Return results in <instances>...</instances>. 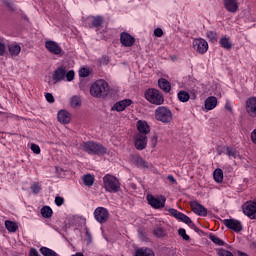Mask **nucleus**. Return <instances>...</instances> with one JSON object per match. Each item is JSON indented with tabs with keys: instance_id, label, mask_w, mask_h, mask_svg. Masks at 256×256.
<instances>
[{
	"instance_id": "nucleus-25",
	"label": "nucleus",
	"mask_w": 256,
	"mask_h": 256,
	"mask_svg": "<svg viewBox=\"0 0 256 256\" xmlns=\"http://www.w3.org/2000/svg\"><path fill=\"white\" fill-rule=\"evenodd\" d=\"M8 51L12 57H17L21 53V46L17 43L10 44Z\"/></svg>"
},
{
	"instance_id": "nucleus-17",
	"label": "nucleus",
	"mask_w": 256,
	"mask_h": 256,
	"mask_svg": "<svg viewBox=\"0 0 256 256\" xmlns=\"http://www.w3.org/2000/svg\"><path fill=\"white\" fill-rule=\"evenodd\" d=\"M169 214L175 217L176 219H179L183 223H186V225H191L193 221H191V218L189 216L177 211V209L171 208L169 209Z\"/></svg>"
},
{
	"instance_id": "nucleus-9",
	"label": "nucleus",
	"mask_w": 256,
	"mask_h": 256,
	"mask_svg": "<svg viewBox=\"0 0 256 256\" xmlns=\"http://www.w3.org/2000/svg\"><path fill=\"white\" fill-rule=\"evenodd\" d=\"M94 217L98 223H105L109 219V212L104 207H98L94 211Z\"/></svg>"
},
{
	"instance_id": "nucleus-28",
	"label": "nucleus",
	"mask_w": 256,
	"mask_h": 256,
	"mask_svg": "<svg viewBox=\"0 0 256 256\" xmlns=\"http://www.w3.org/2000/svg\"><path fill=\"white\" fill-rule=\"evenodd\" d=\"M5 227L9 233H15L17 229H19V225H17L16 222L11 220L5 221Z\"/></svg>"
},
{
	"instance_id": "nucleus-50",
	"label": "nucleus",
	"mask_w": 256,
	"mask_h": 256,
	"mask_svg": "<svg viewBox=\"0 0 256 256\" xmlns=\"http://www.w3.org/2000/svg\"><path fill=\"white\" fill-rule=\"evenodd\" d=\"M87 245H89L92 241V238H91V233H89V231H86V239H85Z\"/></svg>"
},
{
	"instance_id": "nucleus-44",
	"label": "nucleus",
	"mask_w": 256,
	"mask_h": 256,
	"mask_svg": "<svg viewBox=\"0 0 256 256\" xmlns=\"http://www.w3.org/2000/svg\"><path fill=\"white\" fill-rule=\"evenodd\" d=\"M55 203H56L57 207H61V205H63V203H65V199H63V197H61V196H57L55 198Z\"/></svg>"
},
{
	"instance_id": "nucleus-48",
	"label": "nucleus",
	"mask_w": 256,
	"mask_h": 256,
	"mask_svg": "<svg viewBox=\"0 0 256 256\" xmlns=\"http://www.w3.org/2000/svg\"><path fill=\"white\" fill-rule=\"evenodd\" d=\"M31 190L37 194L41 191V187L39 186V184H33L32 187H31Z\"/></svg>"
},
{
	"instance_id": "nucleus-2",
	"label": "nucleus",
	"mask_w": 256,
	"mask_h": 256,
	"mask_svg": "<svg viewBox=\"0 0 256 256\" xmlns=\"http://www.w3.org/2000/svg\"><path fill=\"white\" fill-rule=\"evenodd\" d=\"M103 187L108 193H117L121 189V182L117 177L106 174L103 177Z\"/></svg>"
},
{
	"instance_id": "nucleus-19",
	"label": "nucleus",
	"mask_w": 256,
	"mask_h": 256,
	"mask_svg": "<svg viewBox=\"0 0 256 256\" xmlns=\"http://www.w3.org/2000/svg\"><path fill=\"white\" fill-rule=\"evenodd\" d=\"M246 111L250 117H256V97H251L246 101Z\"/></svg>"
},
{
	"instance_id": "nucleus-3",
	"label": "nucleus",
	"mask_w": 256,
	"mask_h": 256,
	"mask_svg": "<svg viewBox=\"0 0 256 256\" xmlns=\"http://www.w3.org/2000/svg\"><path fill=\"white\" fill-rule=\"evenodd\" d=\"M145 99L152 105H163V103H165V97H163V93L155 88H149L146 90Z\"/></svg>"
},
{
	"instance_id": "nucleus-11",
	"label": "nucleus",
	"mask_w": 256,
	"mask_h": 256,
	"mask_svg": "<svg viewBox=\"0 0 256 256\" xmlns=\"http://www.w3.org/2000/svg\"><path fill=\"white\" fill-rule=\"evenodd\" d=\"M45 47L47 51H49L53 55H58V56L63 55V49H61V46H59L55 41H52V40L46 41Z\"/></svg>"
},
{
	"instance_id": "nucleus-45",
	"label": "nucleus",
	"mask_w": 256,
	"mask_h": 256,
	"mask_svg": "<svg viewBox=\"0 0 256 256\" xmlns=\"http://www.w3.org/2000/svg\"><path fill=\"white\" fill-rule=\"evenodd\" d=\"M7 47L5 46V42L0 41V56L5 55Z\"/></svg>"
},
{
	"instance_id": "nucleus-52",
	"label": "nucleus",
	"mask_w": 256,
	"mask_h": 256,
	"mask_svg": "<svg viewBox=\"0 0 256 256\" xmlns=\"http://www.w3.org/2000/svg\"><path fill=\"white\" fill-rule=\"evenodd\" d=\"M169 181H171L172 183H175V178L173 177V175H169L168 176Z\"/></svg>"
},
{
	"instance_id": "nucleus-53",
	"label": "nucleus",
	"mask_w": 256,
	"mask_h": 256,
	"mask_svg": "<svg viewBox=\"0 0 256 256\" xmlns=\"http://www.w3.org/2000/svg\"><path fill=\"white\" fill-rule=\"evenodd\" d=\"M71 256H85L83 252H76L75 254H72Z\"/></svg>"
},
{
	"instance_id": "nucleus-4",
	"label": "nucleus",
	"mask_w": 256,
	"mask_h": 256,
	"mask_svg": "<svg viewBox=\"0 0 256 256\" xmlns=\"http://www.w3.org/2000/svg\"><path fill=\"white\" fill-rule=\"evenodd\" d=\"M155 119L156 121H160V123H171L173 121V112L166 106L158 107L155 112Z\"/></svg>"
},
{
	"instance_id": "nucleus-32",
	"label": "nucleus",
	"mask_w": 256,
	"mask_h": 256,
	"mask_svg": "<svg viewBox=\"0 0 256 256\" xmlns=\"http://www.w3.org/2000/svg\"><path fill=\"white\" fill-rule=\"evenodd\" d=\"M177 97L179 101H181V103H187L191 96L187 93V91L181 90L180 92H178Z\"/></svg>"
},
{
	"instance_id": "nucleus-1",
	"label": "nucleus",
	"mask_w": 256,
	"mask_h": 256,
	"mask_svg": "<svg viewBox=\"0 0 256 256\" xmlns=\"http://www.w3.org/2000/svg\"><path fill=\"white\" fill-rule=\"evenodd\" d=\"M90 95L92 97H107L109 95V83L105 80H97L90 87Z\"/></svg>"
},
{
	"instance_id": "nucleus-41",
	"label": "nucleus",
	"mask_w": 256,
	"mask_h": 256,
	"mask_svg": "<svg viewBox=\"0 0 256 256\" xmlns=\"http://www.w3.org/2000/svg\"><path fill=\"white\" fill-rule=\"evenodd\" d=\"M178 233H179L180 237L184 239V241H189V235H187V232L185 231V229L180 228L178 230Z\"/></svg>"
},
{
	"instance_id": "nucleus-24",
	"label": "nucleus",
	"mask_w": 256,
	"mask_h": 256,
	"mask_svg": "<svg viewBox=\"0 0 256 256\" xmlns=\"http://www.w3.org/2000/svg\"><path fill=\"white\" fill-rule=\"evenodd\" d=\"M158 87L164 91V93H169L171 91V83L165 78H160L158 80Z\"/></svg>"
},
{
	"instance_id": "nucleus-5",
	"label": "nucleus",
	"mask_w": 256,
	"mask_h": 256,
	"mask_svg": "<svg viewBox=\"0 0 256 256\" xmlns=\"http://www.w3.org/2000/svg\"><path fill=\"white\" fill-rule=\"evenodd\" d=\"M82 147L87 153H95L96 155H105L107 153L106 147L95 142H84Z\"/></svg>"
},
{
	"instance_id": "nucleus-23",
	"label": "nucleus",
	"mask_w": 256,
	"mask_h": 256,
	"mask_svg": "<svg viewBox=\"0 0 256 256\" xmlns=\"http://www.w3.org/2000/svg\"><path fill=\"white\" fill-rule=\"evenodd\" d=\"M87 23H89V27H100V25L103 23V18L100 16H89L87 18Z\"/></svg>"
},
{
	"instance_id": "nucleus-39",
	"label": "nucleus",
	"mask_w": 256,
	"mask_h": 256,
	"mask_svg": "<svg viewBox=\"0 0 256 256\" xmlns=\"http://www.w3.org/2000/svg\"><path fill=\"white\" fill-rule=\"evenodd\" d=\"M154 235L156 237H165V230L162 227H157L154 229Z\"/></svg>"
},
{
	"instance_id": "nucleus-47",
	"label": "nucleus",
	"mask_w": 256,
	"mask_h": 256,
	"mask_svg": "<svg viewBox=\"0 0 256 256\" xmlns=\"http://www.w3.org/2000/svg\"><path fill=\"white\" fill-rule=\"evenodd\" d=\"M154 35H155V37H163V29H161V28H156V29L154 30Z\"/></svg>"
},
{
	"instance_id": "nucleus-54",
	"label": "nucleus",
	"mask_w": 256,
	"mask_h": 256,
	"mask_svg": "<svg viewBox=\"0 0 256 256\" xmlns=\"http://www.w3.org/2000/svg\"><path fill=\"white\" fill-rule=\"evenodd\" d=\"M154 144L157 145V136L153 137Z\"/></svg>"
},
{
	"instance_id": "nucleus-40",
	"label": "nucleus",
	"mask_w": 256,
	"mask_h": 256,
	"mask_svg": "<svg viewBox=\"0 0 256 256\" xmlns=\"http://www.w3.org/2000/svg\"><path fill=\"white\" fill-rule=\"evenodd\" d=\"M219 256H233V253L225 248L218 249Z\"/></svg>"
},
{
	"instance_id": "nucleus-30",
	"label": "nucleus",
	"mask_w": 256,
	"mask_h": 256,
	"mask_svg": "<svg viewBox=\"0 0 256 256\" xmlns=\"http://www.w3.org/2000/svg\"><path fill=\"white\" fill-rule=\"evenodd\" d=\"M40 213L42 217H44V219H49L50 217L53 216V210L49 206L42 207Z\"/></svg>"
},
{
	"instance_id": "nucleus-21",
	"label": "nucleus",
	"mask_w": 256,
	"mask_h": 256,
	"mask_svg": "<svg viewBox=\"0 0 256 256\" xmlns=\"http://www.w3.org/2000/svg\"><path fill=\"white\" fill-rule=\"evenodd\" d=\"M66 73H67V70L63 67L56 69L53 74L54 83H59L60 81H63L65 79Z\"/></svg>"
},
{
	"instance_id": "nucleus-16",
	"label": "nucleus",
	"mask_w": 256,
	"mask_h": 256,
	"mask_svg": "<svg viewBox=\"0 0 256 256\" xmlns=\"http://www.w3.org/2000/svg\"><path fill=\"white\" fill-rule=\"evenodd\" d=\"M136 127L138 130V135H149L151 133V126L145 120H138L136 123Z\"/></svg>"
},
{
	"instance_id": "nucleus-37",
	"label": "nucleus",
	"mask_w": 256,
	"mask_h": 256,
	"mask_svg": "<svg viewBox=\"0 0 256 256\" xmlns=\"http://www.w3.org/2000/svg\"><path fill=\"white\" fill-rule=\"evenodd\" d=\"M91 75V70L90 68H87V67H82L80 68L79 70V77H89Z\"/></svg>"
},
{
	"instance_id": "nucleus-49",
	"label": "nucleus",
	"mask_w": 256,
	"mask_h": 256,
	"mask_svg": "<svg viewBox=\"0 0 256 256\" xmlns=\"http://www.w3.org/2000/svg\"><path fill=\"white\" fill-rule=\"evenodd\" d=\"M75 221H79L81 225H85L86 219L83 216H75Z\"/></svg>"
},
{
	"instance_id": "nucleus-35",
	"label": "nucleus",
	"mask_w": 256,
	"mask_h": 256,
	"mask_svg": "<svg viewBox=\"0 0 256 256\" xmlns=\"http://www.w3.org/2000/svg\"><path fill=\"white\" fill-rule=\"evenodd\" d=\"M209 239L210 241H212V243H215V245H218L219 247H223V245H225V242H223V240H221L219 237H217L214 234H210Z\"/></svg>"
},
{
	"instance_id": "nucleus-46",
	"label": "nucleus",
	"mask_w": 256,
	"mask_h": 256,
	"mask_svg": "<svg viewBox=\"0 0 256 256\" xmlns=\"http://www.w3.org/2000/svg\"><path fill=\"white\" fill-rule=\"evenodd\" d=\"M45 97H46V101H48V103H55V98L53 97V94L46 93Z\"/></svg>"
},
{
	"instance_id": "nucleus-36",
	"label": "nucleus",
	"mask_w": 256,
	"mask_h": 256,
	"mask_svg": "<svg viewBox=\"0 0 256 256\" xmlns=\"http://www.w3.org/2000/svg\"><path fill=\"white\" fill-rule=\"evenodd\" d=\"M40 253L43 256H58L54 250H51L47 247H41L40 248Z\"/></svg>"
},
{
	"instance_id": "nucleus-20",
	"label": "nucleus",
	"mask_w": 256,
	"mask_h": 256,
	"mask_svg": "<svg viewBox=\"0 0 256 256\" xmlns=\"http://www.w3.org/2000/svg\"><path fill=\"white\" fill-rule=\"evenodd\" d=\"M135 147L139 151H143L147 147V136L143 134H137L135 136Z\"/></svg>"
},
{
	"instance_id": "nucleus-7",
	"label": "nucleus",
	"mask_w": 256,
	"mask_h": 256,
	"mask_svg": "<svg viewBox=\"0 0 256 256\" xmlns=\"http://www.w3.org/2000/svg\"><path fill=\"white\" fill-rule=\"evenodd\" d=\"M148 205L153 207V209H162L165 207L167 199L164 196L155 197L151 194L147 196Z\"/></svg>"
},
{
	"instance_id": "nucleus-13",
	"label": "nucleus",
	"mask_w": 256,
	"mask_h": 256,
	"mask_svg": "<svg viewBox=\"0 0 256 256\" xmlns=\"http://www.w3.org/2000/svg\"><path fill=\"white\" fill-rule=\"evenodd\" d=\"M190 207L195 215H199V217H207V208L197 201L191 202Z\"/></svg>"
},
{
	"instance_id": "nucleus-8",
	"label": "nucleus",
	"mask_w": 256,
	"mask_h": 256,
	"mask_svg": "<svg viewBox=\"0 0 256 256\" xmlns=\"http://www.w3.org/2000/svg\"><path fill=\"white\" fill-rule=\"evenodd\" d=\"M242 211L244 215H246L250 219H256V200L248 201L245 204H243Z\"/></svg>"
},
{
	"instance_id": "nucleus-33",
	"label": "nucleus",
	"mask_w": 256,
	"mask_h": 256,
	"mask_svg": "<svg viewBox=\"0 0 256 256\" xmlns=\"http://www.w3.org/2000/svg\"><path fill=\"white\" fill-rule=\"evenodd\" d=\"M226 155L228 157H230V159H237V157L239 156V152H237V150H235L232 147H227L226 148Z\"/></svg>"
},
{
	"instance_id": "nucleus-34",
	"label": "nucleus",
	"mask_w": 256,
	"mask_h": 256,
	"mask_svg": "<svg viewBox=\"0 0 256 256\" xmlns=\"http://www.w3.org/2000/svg\"><path fill=\"white\" fill-rule=\"evenodd\" d=\"M84 185L87 187L93 186V183H95V178L91 174H87L83 177Z\"/></svg>"
},
{
	"instance_id": "nucleus-14",
	"label": "nucleus",
	"mask_w": 256,
	"mask_h": 256,
	"mask_svg": "<svg viewBox=\"0 0 256 256\" xmlns=\"http://www.w3.org/2000/svg\"><path fill=\"white\" fill-rule=\"evenodd\" d=\"M132 104H133L132 99L120 100L112 106L111 111H117L118 113H121V111H125V108L130 107V105Z\"/></svg>"
},
{
	"instance_id": "nucleus-29",
	"label": "nucleus",
	"mask_w": 256,
	"mask_h": 256,
	"mask_svg": "<svg viewBox=\"0 0 256 256\" xmlns=\"http://www.w3.org/2000/svg\"><path fill=\"white\" fill-rule=\"evenodd\" d=\"M221 47H223V49H231V47H233V44L231 43V39L227 36H223L220 41H219Z\"/></svg>"
},
{
	"instance_id": "nucleus-27",
	"label": "nucleus",
	"mask_w": 256,
	"mask_h": 256,
	"mask_svg": "<svg viewBox=\"0 0 256 256\" xmlns=\"http://www.w3.org/2000/svg\"><path fill=\"white\" fill-rule=\"evenodd\" d=\"M81 105H82V102H81L80 96L75 95L70 98V107H72V109H79Z\"/></svg>"
},
{
	"instance_id": "nucleus-42",
	"label": "nucleus",
	"mask_w": 256,
	"mask_h": 256,
	"mask_svg": "<svg viewBox=\"0 0 256 256\" xmlns=\"http://www.w3.org/2000/svg\"><path fill=\"white\" fill-rule=\"evenodd\" d=\"M65 77H66L67 81H69V82L73 81V79H75V71L70 70V71L66 72Z\"/></svg>"
},
{
	"instance_id": "nucleus-26",
	"label": "nucleus",
	"mask_w": 256,
	"mask_h": 256,
	"mask_svg": "<svg viewBox=\"0 0 256 256\" xmlns=\"http://www.w3.org/2000/svg\"><path fill=\"white\" fill-rule=\"evenodd\" d=\"M135 256H155L150 248H139L135 251Z\"/></svg>"
},
{
	"instance_id": "nucleus-22",
	"label": "nucleus",
	"mask_w": 256,
	"mask_h": 256,
	"mask_svg": "<svg viewBox=\"0 0 256 256\" xmlns=\"http://www.w3.org/2000/svg\"><path fill=\"white\" fill-rule=\"evenodd\" d=\"M204 107L206 111H213L217 107V97L210 96L204 102Z\"/></svg>"
},
{
	"instance_id": "nucleus-10",
	"label": "nucleus",
	"mask_w": 256,
	"mask_h": 256,
	"mask_svg": "<svg viewBox=\"0 0 256 256\" xmlns=\"http://www.w3.org/2000/svg\"><path fill=\"white\" fill-rule=\"evenodd\" d=\"M224 225L228 229H231L232 231H235V233H239V231H242L243 225L241 224V221L237 219H225L224 220Z\"/></svg>"
},
{
	"instance_id": "nucleus-38",
	"label": "nucleus",
	"mask_w": 256,
	"mask_h": 256,
	"mask_svg": "<svg viewBox=\"0 0 256 256\" xmlns=\"http://www.w3.org/2000/svg\"><path fill=\"white\" fill-rule=\"evenodd\" d=\"M206 37L211 41L212 43H215L217 41V32L215 31H207Z\"/></svg>"
},
{
	"instance_id": "nucleus-18",
	"label": "nucleus",
	"mask_w": 256,
	"mask_h": 256,
	"mask_svg": "<svg viewBox=\"0 0 256 256\" xmlns=\"http://www.w3.org/2000/svg\"><path fill=\"white\" fill-rule=\"evenodd\" d=\"M224 7L229 13H237L239 2L237 0H223Z\"/></svg>"
},
{
	"instance_id": "nucleus-31",
	"label": "nucleus",
	"mask_w": 256,
	"mask_h": 256,
	"mask_svg": "<svg viewBox=\"0 0 256 256\" xmlns=\"http://www.w3.org/2000/svg\"><path fill=\"white\" fill-rule=\"evenodd\" d=\"M213 177H214V181H216V183H222L223 182V170L221 168H217L216 170H214Z\"/></svg>"
},
{
	"instance_id": "nucleus-43",
	"label": "nucleus",
	"mask_w": 256,
	"mask_h": 256,
	"mask_svg": "<svg viewBox=\"0 0 256 256\" xmlns=\"http://www.w3.org/2000/svg\"><path fill=\"white\" fill-rule=\"evenodd\" d=\"M31 151L36 155H39V153H41V148L37 144H31Z\"/></svg>"
},
{
	"instance_id": "nucleus-15",
	"label": "nucleus",
	"mask_w": 256,
	"mask_h": 256,
	"mask_svg": "<svg viewBox=\"0 0 256 256\" xmlns=\"http://www.w3.org/2000/svg\"><path fill=\"white\" fill-rule=\"evenodd\" d=\"M57 120L61 125H69V123H71V112L65 109L59 110L57 113Z\"/></svg>"
},
{
	"instance_id": "nucleus-12",
	"label": "nucleus",
	"mask_w": 256,
	"mask_h": 256,
	"mask_svg": "<svg viewBox=\"0 0 256 256\" xmlns=\"http://www.w3.org/2000/svg\"><path fill=\"white\" fill-rule=\"evenodd\" d=\"M120 43L122 47H133L135 45V37L127 32L120 34Z\"/></svg>"
},
{
	"instance_id": "nucleus-55",
	"label": "nucleus",
	"mask_w": 256,
	"mask_h": 256,
	"mask_svg": "<svg viewBox=\"0 0 256 256\" xmlns=\"http://www.w3.org/2000/svg\"><path fill=\"white\" fill-rule=\"evenodd\" d=\"M226 109H227L228 111H231V106H230L229 104H226Z\"/></svg>"
},
{
	"instance_id": "nucleus-6",
	"label": "nucleus",
	"mask_w": 256,
	"mask_h": 256,
	"mask_svg": "<svg viewBox=\"0 0 256 256\" xmlns=\"http://www.w3.org/2000/svg\"><path fill=\"white\" fill-rule=\"evenodd\" d=\"M192 47L194 51L203 55V53H207L209 50V43L203 38H195L192 42Z\"/></svg>"
},
{
	"instance_id": "nucleus-51",
	"label": "nucleus",
	"mask_w": 256,
	"mask_h": 256,
	"mask_svg": "<svg viewBox=\"0 0 256 256\" xmlns=\"http://www.w3.org/2000/svg\"><path fill=\"white\" fill-rule=\"evenodd\" d=\"M5 4L7 5V7H9L10 9H13V3L9 2V1H5Z\"/></svg>"
}]
</instances>
